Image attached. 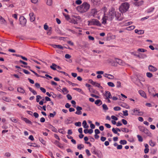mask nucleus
I'll use <instances>...</instances> for the list:
<instances>
[{
  "instance_id": "69168bd1",
  "label": "nucleus",
  "mask_w": 158,
  "mask_h": 158,
  "mask_svg": "<svg viewBox=\"0 0 158 158\" xmlns=\"http://www.w3.org/2000/svg\"><path fill=\"white\" fill-rule=\"evenodd\" d=\"M65 57L66 59H69L71 58V56L69 54H66L65 56Z\"/></svg>"
},
{
  "instance_id": "f3484780",
  "label": "nucleus",
  "mask_w": 158,
  "mask_h": 158,
  "mask_svg": "<svg viewBox=\"0 0 158 158\" xmlns=\"http://www.w3.org/2000/svg\"><path fill=\"white\" fill-rule=\"evenodd\" d=\"M22 119L23 120L27 123L31 125L32 122L28 119L26 118H23Z\"/></svg>"
},
{
  "instance_id": "0e129e2a",
  "label": "nucleus",
  "mask_w": 158,
  "mask_h": 158,
  "mask_svg": "<svg viewBox=\"0 0 158 158\" xmlns=\"http://www.w3.org/2000/svg\"><path fill=\"white\" fill-rule=\"evenodd\" d=\"M40 89L41 91L43 93H45L46 92V89L44 88L43 87H40Z\"/></svg>"
},
{
  "instance_id": "4468645a",
  "label": "nucleus",
  "mask_w": 158,
  "mask_h": 158,
  "mask_svg": "<svg viewBox=\"0 0 158 158\" xmlns=\"http://www.w3.org/2000/svg\"><path fill=\"white\" fill-rule=\"evenodd\" d=\"M139 93L141 96L145 98H147L146 94L143 90H139Z\"/></svg>"
},
{
  "instance_id": "393cba45",
  "label": "nucleus",
  "mask_w": 158,
  "mask_h": 158,
  "mask_svg": "<svg viewBox=\"0 0 158 158\" xmlns=\"http://www.w3.org/2000/svg\"><path fill=\"white\" fill-rule=\"evenodd\" d=\"M107 10V9L106 7H104L102 8L101 10V11L102 13H104V15L105 14H106L105 13Z\"/></svg>"
},
{
  "instance_id": "dca6fc26",
  "label": "nucleus",
  "mask_w": 158,
  "mask_h": 158,
  "mask_svg": "<svg viewBox=\"0 0 158 158\" xmlns=\"http://www.w3.org/2000/svg\"><path fill=\"white\" fill-rule=\"evenodd\" d=\"M135 33H137L139 35L143 34L144 33V31L142 30H139L136 29L135 30Z\"/></svg>"
},
{
  "instance_id": "20e7f679",
  "label": "nucleus",
  "mask_w": 158,
  "mask_h": 158,
  "mask_svg": "<svg viewBox=\"0 0 158 158\" xmlns=\"http://www.w3.org/2000/svg\"><path fill=\"white\" fill-rule=\"evenodd\" d=\"M88 22L90 25H96L98 26H100L101 25L100 22L97 19H93L92 20L89 21Z\"/></svg>"
},
{
  "instance_id": "6e6d98bb",
  "label": "nucleus",
  "mask_w": 158,
  "mask_h": 158,
  "mask_svg": "<svg viewBox=\"0 0 158 158\" xmlns=\"http://www.w3.org/2000/svg\"><path fill=\"white\" fill-rule=\"evenodd\" d=\"M92 2L94 4H96L99 2V0H91Z\"/></svg>"
},
{
  "instance_id": "39448f33",
  "label": "nucleus",
  "mask_w": 158,
  "mask_h": 158,
  "mask_svg": "<svg viewBox=\"0 0 158 158\" xmlns=\"http://www.w3.org/2000/svg\"><path fill=\"white\" fill-rule=\"evenodd\" d=\"M132 111L134 112V114H133V115L138 116H141L143 114V112L140 111L139 110V109L135 108L134 109L132 110Z\"/></svg>"
},
{
  "instance_id": "72a5a7b5",
  "label": "nucleus",
  "mask_w": 158,
  "mask_h": 158,
  "mask_svg": "<svg viewBox=\"0 0 158 158\" xmlns=\"http://www.w3.org/2000/svg\"><path fill=\"white\" fill-rule=\"evenodd\" d=\"M39 139L40 141L43 144L45 145L46 143V141L42 138L40 137L39 138Z\"/></svg>"
},
{
  "instance_id": "c9c22d12",
  "label": "nucleus",
  "mask_w": 158,
  "mask_h": 158,
  "mask_svg": "<svg viewBox=\"0 0 158 158\" xmlns=\"http://www.w3.org/2000/svg\"><path fill=\"white\" fill-rule=\"evenodd\" d=\"M3 99L4 101L7 102H9L10 101V100L9 98L6 97H3Z\"/></svg>"
},
{
  "instance_id": "3c124183",
  "label": "nucleus",
  "mask_w": 158,
  "mask_h": 158,
  "mask_svg": "<svg viewBox=\"0 0 158 158\" xmlns=\"http://www.w3.org/2000/svg\"><path fill=\"white\" fill-rule=\"evenodd\" d=\"M113 109L115 111H118L121 110V108L119 106L114 107Z\"/></svg>"
},
{
  "instance_id": "09e8293b",
  "label": "nucleus",
  "mask_w": 158,
  "mask_h": 158,
  "mask_svg": "<svg viewBox=\"0 0 158 158\" xmlns=\"http://www.w3.org/2000/svg\"><path fill=\"white\" fill-rule=\"evenodd\" d=\"M36 101L37 102H39L40 101V99L41 98V97L39 95L36 96Z\"/></svg>"
},
{
  "instance_id": "f8f14e48",
  "label": "nucleus",
  "mask_w": 158,
  "mask_h": 158,
  "mask_svg": "<svg viewBox=\"0 0 158 158\" xmlns=\"http://www.w3.org/2000/svg\"><path fill=\"white\" fill-rule=\"evenodd\" d=\"M148 89L149 94L152 95L153 94V92L154 91V88L152 86H149L148 87Z\"/></svg>"
},
{
  "instance_id": "9d476101",
  "label": "nucleus",
  "mask_w": 158,
  "mask_h": 158,
  "mask_svg": "<svg viewBox=\"0 0 158 158\" xmlns=\"http://www.w3.org/2000/svg\"><path fill=\"white\" fill-rule=\"evenodd\" d=\"M116 62L119 65L122 66H128V65L126 64L125 62L119 59H117Z\"/></svg>"
},
{
  "instance_id": "f704fd0d",
  "label": "nucleus",
  "mask_w": 158,
  "mask_h": 158,
  "mask_svg": "<svg viewBox=\"0 0 158 158\" xmlns=\"http://www.w3.org/2000/svg\"><path fill=\"white\" fill-rule=\"evenodd\" d=\"M119 143L121 144L124 145L127 143V142L125 140H121L119 142Z\"/></svg>"
},
{
  "instance_id": "cd10ccee",
  "label": "nucleus",
  "mask_w": 158,
  "mask_h": 158,
  "mask_svg": "<svg viewBox=\"0 0 158 158\" xmlns=\"http://www.w3.org/2000/svg\"><path fill=\"white\" fill-rule=\"evenodd\" d=\"M121 130L122 131L127 133H128L129 131V130L128 128H122Z\"/></svg>"
},
{
  "instance_id": "f257e3e1",
  "label": "nucleus",
  "mask_w": 158,
  "mask_h": 158,
  "mask_svg": "<svg viewBox=\"0 0 158 158\" xmlns=\"http://www.w3.org/2000/svg\"><path fill=\"white\" fill-rule=\"evenodd\" d=\"M123 14L119 12H116L114 8L111 7L109 10L108 14L103 15L102 19V23L105 25L107 21H112L114 18L116 20L121 21L123 19Z\"/></svg>"
},
{
  "instance_id": "7c9ffc66",
  "label": "nucleus",
  "mask_w": 158,
  "mask_h": 158,
  "mask_svg": "<svg viewBox=\"0 0 158 158\" xmlns=\"http://www.w3.org/2000/svg\"><path fill=\"white\" fill-rule=\"evenodd\" d=\"M56 65L55 64L53 63L51 66H50V68L54 70H56Z\"/></svg>"
},
{
  "instance_id": "1a4fd4ad",
  "label": "nucleus",
  "mask_w": 158,
  "mask_h": 158,
  "mask_svg": "<svg viewBox=\"0 0 158 158\" xmlns=\"http://www.w3.org/2000/svg\"><path fill=\"white\" fill-rule=\"evenodd\" d=\"M148 69L150 71L152 72H155L157 70V69L156 68L151 65L148 66Z\"/></svg>"
},
{
  "instance_id": "c03bdc74",
  "label": "nucleus",
  "mask_w": 158,
  "mask_h": 158,
  "mask_svg": "<svg viewBox=\"0 0 158 158\" xmlns=\"http://www.w3.org/2000/svg\"><path fill=\"white\" fill-rule=\"evenodd\" d=\"M139 129L140 131L143 132V133L144 132V130L145 131V130L147 129L146 128H145L144 127H139Z\"/></svg>"
},
{
  "instance_id": "4d7b16f0",
  "label": "nucleus",
  "mask_w": 158,
  "mask_h": 158,
  "mask_svg": "<svg viewBox=\"0 0 158 158\" xmlns=\"http://www.w3.org/2000/svg\"><path fill=\"white\" fill-rule=\"evenodd\" d=\"M114 78V76L111 74H109V76L108 77V78L110 79H113Z\"/></svg>"
},
{
  "instance_id": "f03ea898",
  "label": "nucleus",
  "mask_w": 158,
  "mask_h": 158,
  "mask_svg": "<svg viewBox=\"0 0 158 158\" xmlns=\"http://www.w3.org/2000/svg\"><path fill=\"white\" fill-rule=\"evenodd\" d=\"M90 7V5L87 2H84L81 5L77 6V9L78 12L84 13L87 12Z\"/></svg>"
},
{
  "instance_id": "423d86ee",
  "label": "nucleus",
  "mask_w": 158,
  "mask_h": 158,
  "mask_svg": "<svg viewBox=\"0 0 158 158\" xmlns=\"http://www.w3.org/2000/svg\"><path fill=\"white\" fill-rule=\"evenodd\" d=\"M99 11L96 9H92L90 12V14L91 15L94 17H96V15H99Z\"/></svg>"
},
{
  "instance_id": "e433bc0d",
  "label": "nucleus",
  "mask_w": 158,
  "mask_h": 158,
  "mask_svg": "<svg viewBox=\"0 0 158 158\" xmlns=\"http://www.w3.org/2000/svg\"><path fill=\"white\" fill-rule=\"evenodd\" d=\"M10 120L12 122L15 123H17L18 121L17 119H16L14 117L10 118Z\"/></svg>"
},
{
  "instance_id": "ddd939ff",
  "label": "nucleus",
  "mask_w": 158,
  "mask_h": 158,
  "mask_svg": "<svg viewBox=\"0 0 158 158\" xmlns=\"http://www.w3.org/2000/svg\"><path fill=\"white\" fill-rule=\"evenodd\" d=\"M30 19L31 22L34 21L35 20V17L33 13L31 12L29 14Z\"/></svg>"
},
{
  "instance_id": "5fc2aeb1",
  "label": "nucleus",
  "mask_w": 158,
  "mask_h": 158,
  "mask_svg": "<svg viewBox=\"0 0 158 158\" xmlns=\"http://www.w3.org/2000/svg\"><path fill=\"white\" fill-rule=\"evenodd\" d=\"M123 115L124 116H127L128 115V111L127 110H125L123 111Z\"/></svg>"
},
{
  "instance_id": "9b49d317",
  "label": "nucleus",
  "mask_w": 158,
  "mask_h": 158,
  "mask_svg": "<svg viewBox=\"0 0 158 158\" xmlns=\"http://www.w3.org/2000/svg\"><path fill=\"white\" fill-rule=\"evenodd\" d=\"M77 111L75 112V114L77 115H80L82 114V112L81 110H82V108L79 106H77L76 107Z\"/></svg>"
},
{
  "instance_id": "58836bf2",
  "label": "nucleus",
  "mask_w": 158,
  "mask_h": 158,
  "mask_svg": "<svg viewBox=\"0 0 158 158\" xmlns=\"http://www.w3.org/2000/svg\"><path fill=\"white\" fill-rule=\"evenodd\" d=\"M52 3V0H47V4L48 6H51Z\"/></svg>"
},
{
  "instance_id": "2eb2a0df",
  "label": "nucleus",
  "mask_w": 158,
  "mask_h": 158,
  "mask_svg": "<svg viewBox=\"0 0 158 158\" xmlns=\"http://www.w3.org/2000/svg\"><path fill=\"white\" fill-rule=\"evenodd\" d=\"M144 133L149 137H151L152 136V133L147 129L144 130Z\"/></svg>"
},
{
  "instance_id": "37998d69",
  "label": "nucleus",
  "mask_w": 158,
  "mask_h": 158,
  "mask_svg": "<svg viewBox=\"0 0 158 158\" xmlns=\"http://www.w3.org/2000/svg\"><path fill=\"white\" fill-rule=\"evenodd\" d=\"M146 75L149 78L152 77L153 76L152 74L150 72L147 73H146Z\"/></svg>"
},
{
  "instance_id": "052dcab7",
  "label": "nucleus",
  "mask_w": 158,
  "mask_h": 158,
  "mask_svg": "<svg viewBox=\"0 0 158 158\" xmlns=\"http://www.w3.org/2000/svg\"><path fill=\"white\" fill-rule=\"evenodd\" d=\"M52 130L53 132H57V129L52 126Z\"/></svg>"
},
{
  "instance_id": "680f3d73",
  "label": "nucleus",
  "mask_w": 158,
  "mask_h": 158,
  "mask_svg": "<svg viewBox=\"0 0 158 158\" xmlns=\"http://www.w3.org/2000/svg\"><path fill=\"white\" fill-rule=\"evenodd\" d=\"M85 152L88 156H89L91 155V154L88 149H86L85 150Z\"/></svg>"
},
{
  "instance_id": "4be33fe9",
  "label": "nucleus",
  "mask_w": 158,
  "mask_h": 158,
  "mask_svg": "<svg viewBox=\"0 0 158 158\" xmlns=\"http://www.w3.org/2000/svg\"><path fill=\"white\" fill-rule=\"evenodd\" d=\"M155 9L154 7H151L148 9L147 10L146 12L148 13H149L152 12Z\"/></svg>"
},
{
  "instance_id": "6ab92c4d",
  "label": "nucleus",
  "mask_w": 158,
  "mask_h": 158,
  "mask_svg": "<svg viewBox=\"0 0 158 158\" xmlns=\"http://www.w3.org/2000/svg\"><path fill=\"white\" fill-rule=\"evenodd\" d=\"M17 91L20 93L24 94L25 93V90L22 87L18 88L17 89Z\"/></svg>"
},
{
  "instance_id": "13d9d810",
  "label": "nucleus",
  "mask_w": 158,
  "mask_h": 158,
  "mask_svg": "<svg viewBox=\"0 0 158 158\" xmlns=\"http://www.w3.org/2000/svg\"><path fill=\"white\" fill-rule=\"evenodd\" d=\"M111 118L112 119L116 121L118 120V118L114 115H112L111 116Z\"/></svg>"
},
{
  "instance_id": "79ce46f5",
  "label": "nucleus",
  "mask_w": 158,
  "mask_h": 158,
  "mask_svg": "<svg viewBox=\"0 0 158 158\" xmlns=\"http://www.w3.org/2000/svg\"><path fill=\"white\" fill-rule=\"evenodd\" d=\"M137 51L140 52H146L147 50L143 48H138Z\"/></svg>"
},
{
  "instance_id": "338daca9",
  "label": "nucleus",
  "mask_w": 158,
  "mask_h": 158,
  "mask_svg": "<svg viewBox=\"0 0 158 158\" xmlns=\"http://www.w3.org/2000/svg\"><path fill=\"white\" fill-rule=\"evenodd\" d=\"M112 131L115 134L117 133V132H118L116 128H113L112 129Z\"/></svg>"
},
{
  "instance_id": "a211bd4d",
  "label": "nucleus",
  "mask_w": 158,
  "mask_h": 158,
  "mask_svg": "<svg viewBox=\"0 0 158 158\" xmlns=\"http://www.w3.org/2000/svg\"><path fill=\"white\" fill-rule=\"evenodd\" d=\"M95 104L98 106H100L102 104V101L99 99L95 101Z\"/></svg>"
},
{
  "instance_id": "5701e85b",
  "label": "nucleus",
  "mask_w": 158,
  "mask_h": 158,
  "mask_svg": "<svg viewBox=\"0 0 158 158\" xmlns=\"http://www.w3.org/2000/svg\"><path fill=\"white\" fill-rule=\"evenodd\" d=\"M73 89L76 90L78 92L81 93L82 94H84V92L82 91V89L80 88H73Z\"/></svg>"
},
{
  "instance_id": "473e14b6",
  "label": "nucleus",
  "mask_w": 158,
  "mask_h": 158,
  "mask_svg": "<svg viewBox=\"0 0 158 158\" xmlns=\"http://www.w3.org/2000/svg\"><path fill=\"white\" fill-rule=\"evenodd\" d=\"M149 143L150 145L152 147H153L155 145V143L153 142L152 140L149 141Z\"/></svg>"
},
{
  "instance_id": "b1692460",
  "label": "nucleus",
  "mask_w": 158,
  "mask_h": 158,
  "mask_svg": "<svg viewBox=\"0 0 158 158\" xmlns=\"http://www.w3.org/2000/svg\"><path fill=\"white\" fill-rule=\"evenodd\" d=\"M82 125L83 127L85 128H87L89 127V126L87 125L86 122L85 120L83 121L82 123Z\"/></svg>"
},
{
  "instance_id": "bb28decb",
  "label": "nucleus",
  "mask_w": 158,
  "mask_h": 158,
  "mask_svg": "<svg viewBox=\"0 0 158 158\" xmlns=\"http://www.w3.org/2000/svg\"><path fill=\"white\" fill-rule=\"evenodd\" d=\"M94 85L96 87L99 88L101 89H103V87L101 86L100 84L98 83L95 82L94 84Z\"/></svg>"
},
{
  "instance_id": "4c0bfd02",
  "label": "nucleus",
  "mask_w": 158,
  "mask_h": 158,
  "mask_svg": "<svg viewBox=\"0 0 158 158\" xmlns=\"http://www.w3.org/2000/svg\"><path fill=\"white\" fill-rule=\"evenodd\" d=\"M84 147V145L83 144H79L77 145V148L79 150H81L82 148H83Z\"/></svg>"
},
{
  "instance_id": "bf43d9fd",
  "label": "nucleus",
  "mask_w": 158,
  "mask_h": 158,
  "mask_svg": "<svg viewBox=\"0 0 158 158\" xmlns=\"http://www.w3.org/2000/svg\"><path fill=\"white\" fill-rule=\"evenodd\" d=\"M122 121L123 124L124 125H126L127 123V121L124 119H122Z\"/></svg>"
},
{
  "instance_id": "a19ab883",
  "label": "nucleus",
  "mask_w": 158,
  "mask_h": 158,
  "mask_svg": "<svg viewBox=\"0 0 158 158\" xmlns=\"http://www.w3.org/2000/svg\"><path fill=\"white\" fill-rule=\"evenodd\" d=\"M137 137L139 141L140 142H142L143 141V139L142 137L140 135H137Z\"/></svg>"
},
{
  "instance_id": "aec40b11",
  "label": "nucleus",
  "mask_w": 158,
  "mask_h": 158,
  "mask_svg": "<svg viewBox=\"0 0 158 158\" xmlns=\"http://www.w3.org/2000/svg\"><path fill=\"white\" fill-rule=\"evenodd\" d=\"M6 23V21L4 19L2 18V17L0 16V23L2 24H5Z\"/></svg>"
},
{
  "instance_id": "6e6552de",
  "label": "nucleus",
  "mask_w": 158,
  "mask_h": 158,
  "mask_svg": "<svg viewBox=\"0 0 158 158\" xmlns=\"http://www.w3.org/2000/svg\"><path fill=\"white\" fill-rule=\"evenodd\" d=\"M19 20L20 23L23 26L25 25L27 22V20L23 16H21L19 19Z\"/></svg>"
},
{
  "instance_id": "c756f323",
  "label": "nucleus",
  "mask_w": 158,
  "mask_h": 158,
  "mask_svg": "<svg viewBox=\"0 0 158 158\" xmlns=\"http://www.w3.org/2000/svg\"><path fill=\"white\" fill-rule=\"evenodd\" d=\"M135 27L134 26H131L127 27L126 29L128 31H130L134 29Z\"/></svg>"
},
{
  "instance_id": "ea45409f",
  "label": "nucleus",
  "mask_w": 158,
  "mask_h": 158,
  "mask_svg": "<svg viewBox=\"0 0 158 158\" xmlns=\"http://www.w3.org/2000/svg\"><path fill=\"white\" fill-rule=\"evenodd\" d=\"M108 85L111 87H114L115 86L114 84L112 82H110L107 83Z\"/></svg>"
},
{
  "instance_id": "2f4dec72",
  "label": "nucleus",
  "mask_w": 158,
  "mask_h": 158,
  "mask_svg": "<svg viewBox=\"0 0 158 158\" xmlns=\"http://www.w3.org/2000/svg\"><path fill=\"white\" fill-rule=\"evenodd\" d=\"M102 107L103 110L105 111H106L108 110V108L107 106L105 104H103L102 105Z\"/></svg>"
},
{
  "instance_id": "603ef678",
  "label": "nucleus",
  "mask_w": 158,
  "mask_h": 158,
  "mask_svg": "<svg viewBox=\"0 0 158 158\" xmlns=\"http://www.w3.org/2000/svg\"><path fill=\"white\" fill-rule=\"evenodd\" d=\"M75 125L77 127H80L81 126V123L80 122H76L75 123Z\"/></svg>"
},
{
  "instance_id": "49530a36",
  "label": "nucleus",
  "mask_w": 158,
  "mask_h": 158,
  "mask_svg": "<svg viewBox=\"0 0 158 158\" xmlns=\"http://www.w3.org/2000/svg\"><path fill=\"white\" fill-rule=\"evenodd\" d=\"M56 112L54 111L53 113H51L49 114V116L50 117L53 118L54 117V116H55L56 114Z\"/></svg>"
},
{
  "instance_id": "412c9836",
  "label": "nucleus",
  "mask_w": 158,
  "mask_h": 158,
  "mask_svg": "<svg viewBox=\"0 0 158 158\" xmlns=\"http://www.w3.org/2000/svg\"><path fill=\"white\" fill-rule=\"evenodd\" d=\"M72 122V118L71 117H69L66 119L65 121V122L66 124H68Z\"/></svg>"
},
{
  "instance_id": "a878e982",
  "label": "nucleus",
  "mask_w": 158,
  "mask_h": 158,
  "mask_svg": "<svg viewBox=\"0 0 158 158\" xmlns=\"http://www.w3.org/2000/svg\"><path fill=\"white\" fill-rule=\"evenodd\" d=\"M61 91L64 94H66L69 92V91L65 87L63 88L62 90H61Z\"/></svg>"
},
{
  "instance_id": "de8ad7c7",
  "label": "nucleus",
  "mask_w": 158,
  "mask_h": 158,
  "mask_svg": "<svg viewBox=\"0 0 158 158\" xmlns=\"http://www.w3.org/2000/svg\"><path fill=\"white\" fill-rule=\"evenodd\" d=\"M63 15L65 17V19L67 20H68L69 19L70 17H69V15H66L64 13H63Z\"/></svg>"
},
{
  "instance_id": "7ed1b4c3",
  "label": "nucleus",
  "mask_w": 158,
  "mask_h": 158,
  "mask_svg": "<svg viewBox=\"0 0 158 158\" xmlns=\"http://www.w3.org/2000/svg\"><path fill=\"white\" fill-rule=\"evenodd\" d=\"M130 7L129 3L127 2L123 3L119 6V9L121 13H124L126 12L128 10Z\"/></svg>"
},
{
  "instance_id": "864d4df0",
  "label": "nucleus",
  "mask_w": 158,
  "mask_h": 158,
  "mask_svg": "<svg viewBox=\"0 0 158 158\" xmlns=\"http://www.w3.org/2000/svg\"><path fill=\"white\" fill-rule=\"evenodd\" d=\"M30 146H32L35 147H38V145L35 143H31L29 145Z\"/></svg>"
},
{
  "instance_id": "0eeeda50",
  "label": "nucleus",
  "mask_w": 158,
  "mask_h": 158,
  "mask_svg": "<svg viewBox=\"0 0 158 158\" xmlns=\"http://www.w3.org/2000/svg\"><path fill=\"white\" fill-rule=\"evenodd\" d=\"M103 96L105 99H110L112 98V96L110 93L108 91H105Z\"/></svg>"
},
{
  "instance_id": "e2e57ef3",
  "label": "nucleus",
  "mask_w": 158,
  "mask_h": 158,
  "mask_svg": "<svg viewBox=\"0 0 158 158\" xmlns=\"http://www.w3.org/2000/svg\"><path fill=\"white\" fill-rule=\"evenodd\" d=\"M67 97L68 99L69 100H71L72 99V97L69 94L67 95Z\"/></svg>"
},
{
  "instance_id": "a18cd8bd",
  "label": "nucleus",
  "mask_w": 158,
  "mask_h": 158,
  "mask_svg": "<svg viewBox=\"0 0 158 158\" xmlns=\"http://www.w3.org/2000/svg\"><path fill=\"white\" fill-rule=\"evenodd\" d=\"M116 87L119 88L121 87V83L120 81H118L117 82Z\"/></svg>"
},
{
  "instance_id": "774afa93",
  "label": "nucleus",
  "mask_w": 158,
  "mask_h": 158,
  "mask_svg": "<svg viewBox=\"0 0 158 158\" xmlns=\"http://www.w3.org/2000/svg\"><path fill=\"white\" fill-rule=\"evenodd\" d=\"M58 131L60 132V133H61L62 134H64V131L62 129H60L58 130Z\"/></svg>"
},
{
  "instance_id": "8fccbe9b",
  "label": "nucleus",
  "mask_w": 158,
  "mask_h": 158,
  "mask_svg": "<svg viewBox=\"0 0 158 158\" xmlns=\"http://www.w3.org/2000/svg\"><path fill=\"white\" fill-rule=\"evenodd\" d=\"M82 2L81 0H77L75 2V3L78 5H80Z\"/></svg>"
},
{
  "instance_id": "c85d7f7f",
  "label": "nucleus",
  "mask_w": 158,
  "mask_h": 158,
  "mask_svg": "<svg viewBox=\"0 0 158 158\" xmlns=\"http://www.w3.org/2000/svg\"><path fill=\"white\" fill-rule=\"evenodd\" d=\"M123 26H128L129 25H130L132 23V22H127V21H126L125 22H123Z\"/></svg>"
}]
</instances>
